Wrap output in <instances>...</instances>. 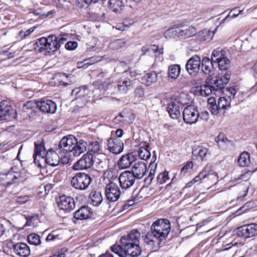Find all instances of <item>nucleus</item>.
<instances>
[{
  "instance_id": "nucleus-46",
  "label": "nucleus",
  "mask_w": 257,
  "mask_h": 257,
  "mask_svg": "<svg viewBox=\"0 0 257 257\" xmlns=\"http://www.w3.org/2000/svg\"><path fill=\"white\" fill-rule=\"evenodd\" d=\"M179 28H171L167 30L164 33V36L167 39L173 38L176 36L178 37Z\"/></svg>"
},
{
  "instance_id": "nucleus-51",
  "label": "nucleus",
  "mask_w": 257,
  "mask_h": 257,
  "mask_svg": "<svg viewBox=\"0 0 257 257\" xmlns=\"http://www.w3.org/2000/svg\"><path fill=\"white\" fill-rule=\"evenodd\" d=\"M201 94L202 96L205 95L208 96L210 94H211L212 91H214V89L213 88H211L206 83L203 86H201Z\"/></svg>"
},
{
  "instance_id": "nucleus-38",
  "label": "nucleus",
  "mask_w": 257,
  "mask_h": 257,
  "mask_svg": "<svg viewBox=\"0 0 257 257\" xmlns=\"http://www.w3.org/2000/svg\"><path fill=\"white\" fill-rule=\"evenodd\" d=\"M216 30L217 29H215L214 31L211 32L209 30L204 29L199 32L198 34V37L201 41H210L213 38L214 34Z\"/></svg>"
},
{
  "instance_id": "nucleus-17",
  "label": "nucleus",
  "mask_w": 257,
  "mask_h": 257,
  "mask_svg": "<svg viewBox=\"0 0 257 257\" xmlns=\"http://www.w3.org/2000/svg\"><path fill=\"white\" fill-rule=\"evenodd\" d=\"M14 252L22 257H27L30 254L29 246L25 243L18 242L12 245Z\"/></svg>"
},
{
  "instance_id": "nucleus-22",
  "label": "nucleus",
  "mask_w": 257,
  "mask_h": 257,
  "mask_svg": "<svg viewBox=\"0 0 257 257\" xmlns=\"http://www.w3.org/2000/svg\"><path fill=\"white\" fill-rule=\"evenodd\" d=\"M44 161L51 166L55 167L60 164V158L54 151H49L44 157Z\"/></svg>"
},
{
  "instance_id": "nucleus-47",
  "label": "nucleus",
  "mask_w": 257,
  "mask_h": 257,
  "mask_svg": "<svg viewBox=\"0 0 257 257\" xmlns=\"http://www.w3.org/2000/svg\"><path fill=\"white\" fill-rule=\"evenodd\" d=\"M111 250L120 257H125V248L123 246L113 245L111 247Z\"/></svg>"
},
{
  "instance_id": "nucleus-58",
  "label": "nucleus",
  "mask_w": 257,
  "mask_h": 257,
  "mask_svg": "<svg viewBox=\"0 0 257 257\" xmlns=\"http://www.w3.org/2000/svg\"><path fill=\"white\" fill-rule=\"evenodd\" d=\"M77 43L75 41H69L65 44V48L69 50H74L77 47Z\"/></svg>"
},
{
  "instance_id": "nucleus-34",
  "label": "nucleus",
  "mask_w": 257,
  "mask_h": 257,
  "mask_svg": "<svg viewBox=\"0 0 257 257\" xmlns=\"http://www.w3.org/2000/svg\"><path fill=\"white\" fill-rule=\"evenodd\" d=\"M180 71L181 67L179 65H172L168 68V76L172 79H177L180 74Z\"/></svg>"
},
{
  "instance_id": "nucleus-30",
  "label": "nucleus",
  "mask_w": 257,
  "mask_h": 257,
  "mask_svg": "<svg viewBox=\"0 0 257 257\" xmlns=\"http://www.w3.org/2000/svg\"><path fill=\"white\" fill-rule=\"evenodd\" d=\"M213 63L209 58L204 57L201 61L202 71L206 74H210L213 72Z\"/></svg>"
},
{
  "instance_id": "nucleus-56",
  "label": "nucleus",
  "mask_w": 257,
  "mask_h": 257,
  "mask_svg": "<svg viewBox=\"0 0 257 257\" xmlns=\"http://www.w3.org/2000/svg\"><path fill=\"white\" fill-rule=\"evenodd\" d=\"M30 199L28 195L21 196L17 198L16 202L19 204H23L27 202Z\"/></svg>"
},
{
  "instance_id": "nucleus-15",
  "label": "nucleus",
  "mask_w": 257,
  "mask_h": 257,
  "mask_svg": "<svg viewBox=\"0 0 257 257\" xmlns=\"http://www.w3.org/2000/svg\"><path fill=\"white\" fill-rule=\"evenodd\" d=\"M147 165L143 162H138L134 163L132 167L131 173L133 174L136 179L142 178L147 172Z\"/></svg>"
},
{
  "instance_id": "nucleus-29",
  "label": "nucleus",
  "mask_w": 257,
  "mask_h": 257,
  "mask_svg": "<svg viewBox=\"0 0 257 257\" xmlns=\"http://www.w3.org/2000/svg\"><path fill=\"white\" fill-rule=\"evenodd\" d=\"M167 110L170 116L173 119L178 118L181 115L180 106L174 102H171L168 104Z\"/></svg>"
},
{
  "instance_id": "nucleus-13",
  "label": "nucleus",
  "mask_w": 257,
  "mask_h": 257,
  "mask_svg": "<svg viewBox=\"0 0 257 257\" xmlns=\"http://www.w3.org/2000/svg\"><path fill=\"white\" fill-rule=\"evenodd\" d=\"M57 203L59 208L66 212H70L75 207L74 199L65 195L60 196Z\"/></svg>"
},
{
  "instance_id": "nucleus-8",
  "label": "nucleus",
  "mask_w": 257,
  "mask_h": 257,
  "mask_svg": "<svg viewBox=\"0 0 257 257\" xmlns=\"http://www.w3.org/2000/svg\"><path fill=\"white\" fill-rule=\"evenodd\" d=\"M199 118V111L194 105L186 106L183 112V118L186 123L192 124L197 122Z\"/></svg>"
},
{
  "instance_id": "nucleus-62",
  "label": "nucleus",
  "mask_w": 257,
  "mask_h": 257,
  "mask_svg": "<svg viewBox=\"0 0 257 257\" xmlns=\"http://www.w3.org/2000/svg\"><path fill=\"white\" fill-rule=\"evenodd\" d=\"M66 37H67V36H66ZM66 40L67 37H64V36L57 37V42L59 45V48Z\"/></svg>"
},
{
  "instance_id": "nucleus-16",
  "label": "nucleus",
  "mask_w": 257,
  "mask_h": 257,
  "mask_svg": "<svg viewBox=\"0 0 257 257\" xmlns=\"http://www.w3.org/2000/svg\"><path fill=\"white\" fill-rule=\"evenodd\" d=\"M107 145L108 149L113 154H118L123 150V143L118 138L108 139Z\"/></svg>"
},
{
  "instance_id": "nucleus-59",
  "label": "nucleus",
  "mask_w": 257,
  "mask_h": 257,
  "mask_svg": "<svg viewBox=\"0 0 257 257\" xmlns=\"http://www.w3.org/2000/svg\"><path fill=\"white\" fill-rule=\"evenodd\" d=\"M202 171L206 174V176H208L209 175H212L213 174V170L212 169V167L211 166L207 165L203 169Z\"/></svg>"
},
{
  "instance_id": "nucleus-50",
  "label": "nucleus",
  "mask_w": 257,
  "mask_h": 257,
  "mask_svg": "<svg viewBox=\"0 0 257 257\" xmlns=\"http://www.w3.org/2000/svg\"><path fill=\"white\" fill-rule=\"evenodd\" d=\"M169 179L168 172L164 171L163 173H160L157 177L158 183L163 184L165 183L167 180Z\"/></svg>"
},
{
  "instance_id": "nucleus-19",
  "label": "nucleus",
  "mask_w": 257,
  "mask_h": 257,
  "mask_svg": "<svg viewBox=\"0 0 257 257\" xmlns=\"http://www.w3.org/2000/svg\"><path fill=\"white\" fill-rule=\"evenodd\" d=\"M136 160V157L132 153L123 155L117 162L119 168L123 169L129 168Z\"/></svg>"
},
{
  "instance_id": "nucleus-63",
  "label": "nucleus",
  "mask_w": 257,
  "mask_h": 257,
  "mask_svg": "<svg viewBox=\"0 0 257 257\" xmlns=\"http://www.w3.org/2000/svg\"><path fill=\"white\" fill-rule=\"evenodd\" d=\"M250 174V173L249 172H247L244 174H242L239 175V177L237 178V180H243L246 181L248 179Z\"/></svg>"
},
{
  "instance_id": "nucleus-55",
  "label": "nucleus",
  "mask_w": 257,
  "mask_h": 257,
  "mask_svg": "<svg viewBox=\"0 0 257 257\" xmlns=\"http://www.w3.org/2000/svg\"><path fill=\"white\" fill-rule=\"evenodd\" d=\"M101 158H97V160L96 161V164H97L102 168H105L106 166V158L103 155H100Z\"/></svg>"
},
{
  "instance_id": "nucleus-31",
  "label": "nucleus",
  "mask_w": 257,
  "mask_h": 257,
  "mask_svg": "<svg viewBox=\"0 0 257 257\" xmlns=\"http://www.w3.org/2000/svg\"><path fill=\"white\" fill-rule=\"evenodd\" d=\"M103 201V197L100 192L92 191L89 195V202L94 206H98Z\"/></svg>"
},
{
  "instance_id": "nucleus-18",
  "label": "nucleus",
  "mask_w": 257,
  "mask_h": 257,
  "mask_svg": "<svg viewBox=\"0 0 257 257\" xmlns=\"http://www.w3.org/2000/svg\"><path fill=\"white\" fill-rule=\"evenodd\" d=\"M121 245L124 247L125 256L127 255H130L132 257H135L139 255L141 253L142 250L137 243H131L130 244L123 242V244Z\"/></svg>"
},
{
  "instance_id": "nucleus-33",
  "label": "nucleus",
  "mask_w": 257,
  "mask_h": 257,
  "mask_svg": "<svg viewBox=\"0 0 257 257\" xmlns=\"http://www.w3.org/2000/svg\"><path fill=\"white\" fill-rule=\"evenodd\" d=\"M109 8L116 13H120L123 8V3L122 0H110Z\"/></svg>"
},
{
  "instance_id": "nucleus-61",
  "label": "nucleus",
  "mask_w": 257,
  "mask_h": 257,
  "mask_svg": "<svg viewBox=\"0 0 257 257\" xmlns=\"http://www.w3.org/2000/svg\"><path fill=\"white\" fill-rule=\"evenodd\" d=\"M136 96L139 97H141L144 95V91L141 87H137L135 91Z\"/></svg>"
},
{
  "instance_id": "nucleus-35",
  "label": "nucleus",
  "mask_w": 257,
  "mask_h": 257,
  "mask_svg": "<svg viewBox=\"0 0 257 257\" xmlns=\"http://www.w3.org/2000/svg\"><path fill=\"white\" fill-rule=\"evenodd\" d=\"M208 149L203 146H198L193 148L192 154L194 156L198 155L202 160H206L208 154Z\"/></svg>"
},
{
  "instance_id": "nucleus-20",
  "label": "nucleus",
  "mask_w": 257,
  "mask_h": 257,
  "mask_svg": "<svg viewBox=\"0 0 257 257\" xmlns=\"http://www.w3.org/2000/svg\"><path fill=\"white\" fill-rule=\"evenodd\" d=\"M92 212L88 206H83L73 213V217L76 220L86 219L91 217Z\"/></svg>"
},
{
  "instance_id": "nucleus-11",
  "label": "nucleus",
  "mask_w": 257,
  "mask_h": 257,
  "mask_svg": "<svg viewBox=\"0 0 257 257\" xmlns=\"http://www.w3.org/2000/svg\"><path fill=\"white\" fill-rule=\"evenodd\" d=\"M201 65V58L199 56H192L187 62L186 69L192 76H196L199 72Z\"/></svg>"
},
{
  "instance_id": "nucleus-45",
  "label": "nucleus",
  "mask_w": 257,
  "mask_h": 257,
  "mask_svg": "<svg viewBox=\"0 0 257 257\" xmlns=\"http://www.w3.org/2000/svg\"><path fill=\"white\" fill-rule=\"evenodd\" d=\"M100 149L99 144L97 141L92 142L90 144V148L87 152H90L94 155L96 158L95 154L99 152Z\"/></svg>"
},
{
  "instance_id": "nucleus-21",
  "label": "nucleus",
  "mask_w": 257,
  "mask_h": 257,
  "mask_svg": "<svg viewBox=\"0 0 257 257\" xmlns=\"http://www.w3.org/2000/svg\"><path fill=\"white\" fill-rule=\"evenodd\" d=\"M117 89L121 94H126L134 88V81L127 78L121 79L118 82Z\"/></svg>"
},
{
  "instance_id": "nucleus-57",
  "label": "nucleus",
  "mask_w": 257,
  "mask_h": 257,
  "mask_svg": "<svg viewBox=\"0 0 257 257\" xmlns=\"http://www.w3.org/2000/svg\"><path fill=\"white\" fill-rule=\"evenodd\" d=\"M193 168V163L191 161H188L187 163L182 168L181 172V173H184V174H186V173L189 172L190 169H192Z\"/></svg>"
},
{
  "instance_id": "nucleus-14",
  "label": "nucleus",
  "mask_w": 257,
  "mask_h": 257,
  "mask_svg": "<svg viewBox=\"0 0 257 257\" xmlns=\"http://www.w3.org/2000/svg\"><path fill=\"white\" fill-rule=\"evenodd\" d=\"M37 107L44 113H54L57 109L56 103L51 100H43L36 102Z\"/></svg>"
},
{
  "instance_id": "nucleus-27",
  "label": "nucleus",
  "mask_w": 257,
  "mask_h": 257,
  "mask_svg": "<svg viewBox=\"0 0 257 257\" xmlns=\"http://www.w3.org/2000/svg\"><path fill=\"white\" fill-rule=\"evenodd\" d=\"M48 40V54H53L58 49L59 45L57 42V36L55 35H50L47 37Z\"/></svg>"
},
{
  "instance_id": "nucleus-36",
  "label": "nucleus",
  "mask_w": 257,
  "mask_h": 257,
  "mask_svg": "<svg viewBox=\"0 0 257 257\" xmlns=\"http://www.w3.org/2000/svg\"><path fill=\"white\" fill-rule=\"evenodd\" d=\"M149 145L144 144L143 146H141L138 151V155L141 159L147 160L151 157V153L148 150Z\"/></svg>"
},
{
  "instance_id": "nucleus-25",
  "label": "nucleus",
  "mask_w": 257,
  "mask_h": 257,
  "mask_svg": "<svg viewBox=\"0 0 257 257\" xmlns=\"http://www.w3.org/2000/svg\"><path fill=\"white\" fill-rule=\"evenodd\" d=\"M48 43L47 38L42 37L38 39L34 44V49L40 53L48 54Z\"/></svg>"
},
{
  "instance_id": "nucleus-40",
  "label": "nucleus",
  "mask_w": 257,
  "mask_h": 257,
  "mask_svg": "<svg viewBox=\"0 0 257 257\" xmlns=\"http://www.w3.org/2000/svg\"><path fill=\"white\" fill-rule=\"evenodd\" d=\"M224 56H225V51L221 48H218L213 50L211 55V60L214 63H216L218 60Z\"/></svg>"
},
{
  "instance_id": "nucleus-39",
  "label": "nucleus",
  "mask_w": 257,
  "mask_h": 257,
  "mask_svg": "<svg viewBox=\"0 0 257 257\" xmlns=\"http://www.w3.org/2000/svg\"><path fill=\"white\" fill-rule=\"evenodd\" d=\"M238 165L242 167L248 166L250 163L249 154L246 152H243L240 154L237 160Z\"/></svg>"
},
{
  "instance_id": "nucleus-7",
  "label": "nucleus",
  "mask_w": 257,
  "mask_h": 257,
  "mask_svg": "<svg viewBox=\"0 0 257 257\" xmlns=\"http://www.w3.org/2000/svg\"><path fill=\"white\" fill-rule=\"evenodd\" d=\"M95 157L93 154L87 152L74 164L73 168L75 170H86L90 168L95 162Z\"/></svg>"
},
{
  "instance_id": "nucleus-1",
  "label": "nucleus",
  "mask_w": 257,
  "mask_h": 257,
  "mask_svg": "<svg viewBox=\"0 0 257 257\" xmlns=\"http://www.w3.org/2000/svg\"><path fill=\"white\" fill-rule=\"evenodd\" d=\"M170 230V222L168 219H158L153 223L151 231L145 235L144 240L152 248H154L166 238Z\"/></svg>"
},
{
  "instance_id": "nucleus-43",
  "label": "nucleus",
  "mask_w": 257,
  "mask_h": 257,
  "mask_svg": "<svg viewBox=\"0 0 257 257\" xmlns=\"http://www.w3.org/2000/svg\"><path fill=\"white\" fill-rule=\"evenodd\" d=\"M218 107L222 111H224L227 107H230V102L225 97H220L218 100Z\"/></svg>"
},
{
  "instance_id": "nucleus-3",
  "label": "nucleus",
  "mask_w": 257,
  "mask_h": 257,
  "mask_svg": "<svg viewBox=\"0 0 257 257\" xmlns=\"http://www.w3.org/2000/svg\"><path fill=\"white\" fill-rule=\"evenodd\" d=\"M26 179V173L14 166L7 173L0 174V185L8 186L15 183L24 182Z\"/></svg>"
},
{
  "instance_id": "nucleus-23",
  "label": "nucleus",
  "mask_w": 257,
  "mask_h": 257,
  "mask_svg": "<svg viewBox=\"0 0 257 257\" xmlns=\"http://www.w3.org/2000/svg\"><path fill=\"white\" fill-rule=\"evenodd\" d=\"M141 236L140 232L137 229H133L127 235H123L120 238V242L123 244V242L135 243H137L139 242V239Z\"/></svg>"
},
{
  "instance_id": "nucleus-42",
  "label": "nucleus",
  "mask_w": 257,
  "mask_h": 257,
  "mask_svg": "<svg viewBox=\"0 0 257 257\" xmlns=\"http://www.w3.org/2000/svg\"><path fill=\"white\" fill-rule=\"evenodd\" d=\"M126 42L123 39H117L111 42L109 44V47L113 49L117 50L125 46Z\"/></svg>"
},
{
  "instance_id": "nucleus-64",
  "label": "nucleus",
  "mask_w": 257,
  "mask_h": 257,
  "mask_svg": "<svg viewBox=\"0 0 257 257\" xmlns=\"http://www.w3.org/2000/svg\"><path fill=\"white\" fill-rule=\"evenodd\" d=\"M93 86L95 88L101 89L104 88L103 83L99 81H96L93 82Z\"/></svg>"
},
{
  "instance_id": "nucleus-5",
  "label": "nucleus",
  "mask_w": 257,
  "mask_h": 257,
  "mask_svg": "<svg viewBox=\"0 0 257 257\" xmlns=\"http://www.w3.org/2000/svg\"><path fill=\"white\" fill-rule=\"evenodd\" d=\"M92 181L91 177L84 173H78L71 180V185L75 189L79 190H86Z\"/></svg>"
},
{
  "instance_id": "nucleus-28",
  "label": "nucleus",
  "mask_w": 257,
  "mask_h": 257,
  "mask_svg": "<svg viewBox=\"0 0 257 257\" xmlns=\"http://www.w3.org/2000/svg\"><path fill=\"white\" fill-rule=\"evenodd\" d=\"M158 79L157 73L154 71H152L147 73L141 79L142 82L146 85L150 86L154 83H155Z\"/></svg>"
},
{
  "instance_id": "nucleus-44",
  "label": "nucleus",
  "mask_w": 257,
  "mask_h": 257,
  "mask_svg": "<svg viewBox=\"0 0 257 257\" xmlns=\"http://www.w3.org/2000/svg\"><path fill=\"white\" fill-rule=\"evenodd\" d=\"M28 240L30 244L38 245L41 243L40 236L35 233H31L28 237Z\"/></svg>"
},
{
  "instance_id": "nucleus-6",
  "label": "nucleus",
  "mask_w": 257,
  "mask_h": 257,
  "mask_svg": "<svg viewBox=\"0 0 257 257\" xmlns=\"http://www.w3.org/2000/svg\"><path fill=\"white\" fill-rule=\"evenodd\" d=\"M17 115L16 111L13 109L9 100H3L0 102V121H11L16 119Z\"/></svg>"
},
{
  "instance_id": "nucleus-37",
  "label": "nucleus",
  "mask_w": 257,
  "mask_h": 257,
  "mask_svg": "<svg viewBox=\"0 0 257 257\" xmlns=\"http://www.w3.org/2000/svg\"><path fill=\"white\" fill-rule=\"evenodd\" d=\"M209 109L211 113L214 115H222L224 114V111H222L220 108L218 107V104L215 103L214 98H210L208 99Z\"/></svg>"
},
{
  "instance_id": "nucleus-41",
  "label": "nucleus",
  "mask_w": 257,
  "mask_h": 257,
  "mask_svg": "<svg viewBox=\"0 0 257 257\" xmlns=\"http://www.w3.org/2000/svg\"><path fill=\"white\" fill-rule=\"evenodd\" d=\"M220 70L226 71L230 66V62L229 60L225 56H224L216 63Z\"/></svg>"
},
{
  "instance_id": "nucleus-26",
  "label": "nucleus",
  "mask_w": 257,
  "mask_h": 257,
  "mask_svg": "<svg viewBox=\"0 0 257 257\" xmlns=\"http://www.w3.org/2000/svg\"><path fill=\"white\" fill-rule=\"evenodd\" d=\"M197 33L196 29L192 26L179 28L178 37L181 39H187L194 36Z\"/></svg>"
},
{
  "instance_id": "nucleus-10",
  "label": "nucleus",
  "mask_w": 257,
  "mask_h": 257,
  "mask_svg": "<svg viewBox=\"0 0 257 257\" xmlns=\"http://www.w3.org/2000/svg\"><path fill=\"white\" fill-rule=\"evenodd\" d=\"M105 195L108 200L110 202H115L120 198V189L117 184L110 182L105 187Z\"/></svg>"
},
{
  "instance_id": "nucleus-54",
  "label": "nucleus",
  "mask_w": 257,
  "mask_h": 257,
  "mask_svg": "<svg viewBox=\"0 0 257 257\" xmlns=\"http://www.w3.org/2000/svg\"><path fill=\"white\" fill-rule=\"evenodd\" d=\"M35 27H32L28 30H21L19 33V36L21 38H25L26 36L30 35L33 32H34Z\"/></svg>"
},
{
  "instance_id": "nucleus-2",
  "label": "nucleus",
  "mask_w": 257,
  "mask_h": 257,
  "mask_svg": "<svg viewBox=\"0 0 257 257\" xmlns=\"http://www.w3.org/2000/svg\"><path fill=\"white\" fill-rule=\"evenodd\" d=\"M88 143L83 140L78 141L74 136L69 135L63 137L59 144L60 151L70 153L71 155L79 156L87 150Z\"/></svg>"
},
{
  "instance_id": "nucleus-49",
  "label": "nucleus",
  "mask_w": 257,
  "mask_h": 257,
  "mask_svg": "<svg viewBox=\"0 0 257 257\" xmlns=\"http://www.w3.org/2000/svg\"><path fill=\"white\" fill-rule=\"evenodd\" d=\"M142 51L144 52V54L148 52L153 51L155 52H158L159 54L163 53V49H159L158 47L156 45H150V46H145L142 47Z\"/></svg>"
},
{
  "instance_id": "nucleus-52",
  "label": "nucleus",
  "mask_w": 257,
  "mask_h": 257,
  "mask_svg": "<svg viewBox=\"0 0 257 257\" xmlns=\"http://www.w3.org/2000/svg\"><path fill=\"white\" fill-rule=\"evenodd\" d=\"M243 10H237L236 8L233 9L229 13L228 15H227L224 19L222 20L224 22L226 20H228V19H233L236 18L239 14H240Z\"/></svg>"
},
{
  "instance_id": "nucleus-12",
  "label": "nucleus",
  "mask_w": 257,
  "mask_h": 257,
  "mask_svg": "<svg viewBox=\"0 0 257 257\" xmlns=\"http://www.w3.org/2000/svg\"><path fill=\"white\" fill-rule=\"evenodd\" d=\"M119 185L122 189H128L135 183L136 178L130 171L122 172L118 177Z\"/></svg>"
},
{
  "instance_id": "nucleus-48",
  "label": "nucleus",
  "mask_w": 257,
  "mask_h": 257,
  "mask_svg": "<svg viewBox=\"0 0 257 257\" xmlns=\"http://www.w3.org/2000/svg\"><path fill=\"white\" fill-rule=\"evenodd\" d=\"M156 168V164H154L153 162H151L149 166V169H150L149 174L146 179V181L149 180L150 181V183L152 181L153 179H154Z\"/></svg>"
},
{
  "instance_id": "nucleus-9",
  "label": "nucleus",
  "mask_w": 257,
  "mask_h": 257,
  "mask_svg": "<svg viewBox=\"0 0 257 257\" xmlns=\"http://www.w3.org/2000/svg\"><path fill=\"white\" fill-rule=\"evenodd\" d=\"M236 234L244 238H248L257 235V224L250 223L238 227L236 229Z\"/></svg>"
},
{
  "instance_id": "nucleus-4",
  "label": "nucleus",
  "mask_w": 257,
  "mask_h": 257,
  "mask_svg": "<svg viewBox=\"0 0 257 257\" xmlns=\"http://www.w3.org/2000/svg\"><path fill=\"white\" fill-rule=\"evenodd\" d=\"M230 72L227 71L223 74H221L216 77L209 76L206 79V84L214 89V91L222 92L225 86L228 84L230 78Z\"/></svg>"
},
{
  "instance_id": "nucleus-53",
  "label": "nucleus",
  "mask_w": 257,
  "mask_h": 257,
  "mask_svg": "<svg viewBox=\"0 0 257 257\" xmlns=\"http://www.w3.org/2000/svg\"><path fill=\"white\" fill-rule=\"evenodd\" d=\"M100 61V58L99 57H92L91 58H89V59H87L84 60V66L85 65H92L96 62H98Z\"/></svg>"
},
{
  "instance_id": "nucleus-32",
  "label": "nucleus",
  "mask_w": 257,
  "mask_h": 257,
  "mask_svg": "<svg viewBox=\"0 0 257 257\" xmlns=\"http://www.w3.org/2000/svg\"><path fill=\"white\" fill-rule=\"evenodd\" d=\"M215 142L218 147L222 149H225L227 147L232 145V142L228 140L223 133H219L215 138Z\"/></svg>"
},
{
  "instance_id": "nucleus-24",
  "label": "nucleus",
  "mask_w": 257,
  "mask_h": 257,
  "mask_svg": "<svg viewBox=\"0 0 257 257\" xmlns=\"http://www.w3.org/2000/svg\"><path fill=\"white\" fill-rule=\"evenodd\" d=\"M35 151L33 155L34 161L35 164H37V158L41 159L44 160V157L45 156L46 153V150L44 147L43 143L39 144L38 143H35Z\"/></svg>"
},
{
  "instance_id": "nucleus-60",
  "label": "nucleus",
  "mask_w": 257,
  "mask_h": 257,
  "mask_svg": "<svg viewBox=\"0 0 257 257\" xmlns=\"http://www.w3.org/2000/svg\"><path fill=\"white\" fill-rule=\"evenodd\" d=\"M199 117L201 119L207 121L209 118V114L207 111H203L201 113H199Z\"/></svg>"
}]
</instances>
